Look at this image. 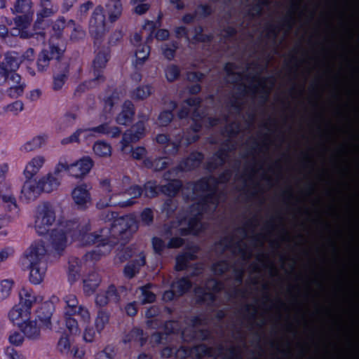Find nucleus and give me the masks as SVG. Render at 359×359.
I'll return each mask as SVG.
<instances>
[{"instance_id":"f257e3e1","label":"nucleus","mask_w":359,"mask_h":359,"mask_svg":"<svg viewBox=\"0 0 359 359\" xmlns=\"http://www.w3.org/2000/svg\"><path fill=\"white\" fill-rule=\"evenodd\" d=\"M138 222L132 216L121 217L115 220L111 228H102L100 233H88L90 226L88 223L78 224L75 221L67 222L64 229H55L51 231L50 241L56 251H62L66 247L68 236L73 240H79L84 245L97 244V247H102L103 250L93 251L90 256L97 259L100 255L106 254L111 250L120 241L127 242L138 229Z\"/></svg>"},{"instance_id":"f03ea898","label":"nucleus","mask_w":359,"mask_h":359,"mask_svg":"<svg viewBox=\"0 0 359 359\" xmlns=\"http://www.w3.org/2000/svg\"><path fill=\"white\" fill-rule=\"evenodd\" d=\"M47 249L40 240L34 242L23 253L22 264L30 270L29 281L34 285L41 283L47 270Z\"/></svg>"},{"instance_id":"7ed1b4c3","label":"nucleus","mask_w":359,"mask_h":359,"mask_svg":"<svg viewBox=\"0 0 359 359\" xmlns=\"http://www.w3.org/2000/svg\"><path fill=\"white\" fill-rule=\"evenodd\" d=\"M20 302L9 311L8 316L10 320L17 324L20 318L24 321L28 319L30 315L31 308L36 302V298L31 289L23 287L19 292Z\"/></svg>"},{"instance_id":"20e7f679","label":"nucleus","mask_w":359,"mask_h":359,"mask_svg":"<svg viewBox=\"0 0 359 359\" xmlns=\"http://www.w3.org/2000/svg\"><path fill=\"white\" fill-rule=\"evenodd\" d=\"M55 221V212L50 203H45L37 207L34 228L38 235L43 236L48 232Z\"/></svg>"},{"instance_id":"39448f33","label":"nucleus","mask_w":359,"mask_h":359,"mask_svg":"<svg viewBox=\"0 0 359 359\" xmlns=\"http://www.w3.org/2000/svg\"><path fill=\"white\" fill-rule=\"evenodd\" d=\"M106 31L104 8L101 6H97L95 8L89 21V33L94 39L95 46H100Z\"/></svg>"},{"instance_id":"423d86ee","label":"nucleus","mask_w":359,"mask_h":359,"mask_svg":"<svg viewBox=\"0 0 359 359\" xmlns=\"http://www.w3.org/2000/svg\"><path fill=\"white\" fill-rule=\"evenodd\" d=\"M64 53L65 48L55 44H50L47 48L43 49L39 54L36 61L38 72H46L51 61L62 64Z\"/></svg>"},{"instance_id":"0eeeda50","label":"nucleus","mask_w":359,"mask_h":359,"mask_svg":"<svg viewBox=\"0 0 359 359\" xmlns=\"http://www.w3.org/2000/svg\"><path fill=\"white\" fill-rule=\"evenodd\" d=\"M128 289L124 285L116 287L114 284L96 294L95 302L97 306L104 307L109 302L118 304L123 297L128 294Z\"/></svg>"},{"instance_id":"6e6552de","label":"nucleus","mask_w":359,"mask_h":359,"mask_svg":"<svg viewBox=\"0 0 359 359\" xmlns=\"http://www.w3.org/2000/svg\"><path fill=\"white\" fill-rule=\"evenodd\" d=\"M66 167L67 165L60 161L53 172L48 173L39 181L41 190L50 193L56 189L60 184V181L66 172Z\"/></svg>"},{"instance_id":"1a4fd4ad","label":"nucleus","mask_w":359,"mask_h":359,"mask_svg":"<svg viewBox=\"0 0 359 359\" xmlns=\"http://www.w3.org/2000/svg\"><path fill=\"white\" fill-rule=\"evenodd\" d=\"M97 46L99 50H95L96 55L93 62V76L98 81L103 83L105 81L103 72L109 59V50L107 48L102 47L100 48V46Z\"/></svg>"},{"instance_id":"9d476101","label":"nucleus","mask_w":359,"mask_h":359,"mask_svg":"<svg viewBox=\"0 0 359 359\" xmlns=\"http://www.w3.org/2000/svg\"><path fill=\"white\" fill-rule=\"evenodd\" d=\"M66 304L65 315H76L84 323H88L90 320V313L88 310L83 306H78L79 302L74 294H69L64 297Z\"/></svg>"},{"instance_id":"9b49d317","label":"nucleus","mask_w":359,"mask_h":359,"mask_svg":"<svg viewBox=\"0 0 359 359\" xmlns=\"http://www.w3.org/2000/svg\"><path fill=\"white\" fill-rule=\"evenodd\" d=\"M64 163L67 165L66 172L76 178L82 177L88 174L93 165V162L89 157L83 158L70 165L67 163Z\"/></svg>"},{"instance_id":"f8f14e48","label":"nucleus","mask_w":359,"mask_h":359,"mask_svg":"<svg viewBox=\"0 0 359 359\" xmlns=\"http://www.w3.org/2000/svg\"><path fill=\"white\" fill-rule=\"evenodd\" d=\"M142 38H145L147 43H149L154 39H157V30L154 21H147L142 27L140 33H135L130 41L134 46H136L141 42Z\"/></svg>"},{"instance_id":"ddd939ff","label":"nucleus","mask_w":359,"mask_h":359,"mask_svg":"<svg viewBox=\"0 0 359 359\" xmlns=\"http://www.w3.org/2000/svg\"><path fill=\"white\" fill-rule=\"evenodd\" d=\"M148 119L147 115H143L140 120L131 128L126 130L123 135V141L126 144L138 141L144 134L145 127L144 121Z\"/></svg>"},{"instance_id":"4468645a","label":"nucleus","mask_w":359,"mask_h":359,"mask_svg":"<svg viewBox=\"0 0 359 359\" xmlns=\"http://www.w3.org/2000/svg\"><path fill=\"white\" fill-rule=\"evenodd\" d=\"M21 63L18 53L12 51L6 53L4 60L0 62V74H5L8 71H17Z\"/></svg>"},{"instance_id":"2eb2a0df","label":"nucleus","mask_w":359,"mask_h":359,"mask_svg":"<svg viewBox=\"0 0 359 359\" xmlns=\"http://www.w3.org/2000/svg\"><path fill=\"white\" fill-rule=\"evenodd\" d=\"M72 198L79 209L85 210L90 205V196L86 185L76 187L72 191Z\"/></svg>"},{"instance_id":"dca6fc26","label":"nucleus","mask_w":359,"mask_h":359,"mask_svg":"<svg viewBox=\"0 0 359 359\" xmlns=\"http://www.w3.org/2000/svg\"><path fill=\"white\" fill-rule=\"evenodd\" d=\"M139 258L130 261L123 268V276L130 280L140 273V268L146 264L145 255L143 252L139 254Z\"/></svg>"},{"instance_id":"f3484780","label":"nucleus","mask_w":359,"mask_h":359,"mask_svg":"<svg viewBox=\"0 0 359 359\" xmlns=\"http://www.w3.org/2000/svg\"><path fill=\"white\" fill-rule=\"evenodd\" d=\"M41 191L39 182L27 180L21 190V198H25L26 202L29 203L36 200Z\"/></svg>"},{"instance_id":"a211bd4d","label":"nucleus","mask_w":359,"mask_h":359,"mask_svg":"<svg viewBox=\"0 0 359 359\" xmlns=\"http://www.w3.org/2000/svg\"><path fill=\"white\" fill-rule=\"evenodd\" d=\"M116 194V196H123L125 194L131 196V198L128 200L118 201V203H113V204L118 205V207L120 208H127L133 205L136 203L135 199L143 194V189L138 185H133L123 191Z\"/></svg>"},{"instance_id":"6ab92c4d","label":"nucleus","mask_w":359,"mask_h":359,"mask_svg":"<svg viewBox=\"0 0 359 359\" xmlns=\"http://www.w3.org/2000/svg\"><path fill=\"white\" fill-rule=\"evenodd\" d=\"M20 330L24 335L29 339H37L40 337V327L38 326L36 320H29L25 319L23 322H18Z\"/></svg>"},{"instance_id":"aec40b11","label":"nucleus","mask_w":359,"mask_h":359,"mask_svg":"<svg viewBox=\"0 0 359 359\" xmlns=\"http://www.w3.org/2000/svg\"><path fill=\"white\" fill-rule=\"evenodd\" d=\"M95 133L93 127L88 128H79L70 136L63 138L61 140V144L66 145L72 143H79L81 137L87 140L90 137H95Z\"/></svg>"},{"instance_id":"412c9836","label":"nucleus","mask_w":359,"mask_h":359,"mask_svg":"<svg viewBox=\"0 0 359 359\" xmlns=\"http://www.w3.org/2000/svg\"><path fill=\"white\" fill-rule=\"evenodd\" d=\"M135 115L134 104L130 100H126L123 104L121 112L116 117V122L120 125H128L133 121Z\"/></svg>"},{"instance_id":"4be33fe9","label":"nucleus","mask_w":359,"mask_h":359,"mask_svg":"<svg viewBox=\"0 0 359 359\" xmlns=\"http://www.w3.org/2000/svg\"><path fill=\"white\" fill-rule=\"evenodd\" d=\"M53 311L54 306L51 302H44L36 311L37 318L47 328H50Z\"/></svg>"},{"instance_id":"5701e85b","label":"nucleus","mask_w":359,"mask_h":359,"mask_svg":"<svg viewBox=\"0 0 359 359\" xmlns=\"http://www.w3.org/2000/svg\"><path fill=\"white\" fill-rule=\"evenodd\" d=\"M105 7L110 22H116L121 17L123 11L121 0H109Z\"/></svg>"},{"instance_id":"b1692460","label":"nucleus","mask_w":359,"mask_h":359,"mask_svg":"<svg viewBox=\"0 0 359 359\" xmlns=\"http://www.w3.org/2000/svg\"><path fill=\"white\" fill-rule=\"evenodd\" d=\"M145 324L146 328L148 330H153L151 333L153 337L157 334V306H151L145 311Z\"/></svg>"},{"instance_id":"393cba45","label":"nucleus","mask_w":359,"mask_h":359,"mask_svg":"<svg viewBox=\"0 0 359 359\" xmlns=\"http://www.w3.org/2000/svg\"><path fill=\"white\" fill-rule=\"evenodd\" d=\"M222 288V285L217 283L214 280H210L207 284V290L204 293L201 292V289L196 290V295L200 297L201 301L208 302L212 301L214 299L213 292L219 291Z\"/></svg>"},{"instance_id":"a878e982","label":"nucleus","mask_w":359,"mask_h":359,"mask_svg":"<svg viewBox=\"0 0 359 359\" xmlns=\"http://www.w3.org/2000/svg\"><path fill=\"white\" fill-rule=\"evenodd\" d=\"M101 282V278L97 272L93 271L89 273L87 278L83 280V290L88 294H92Z\"/></svg>"},{"instance_id":"bb28decb","label":"nucleus","mask_w":359,"mask_h":359,"mask_svg":"<svg viewBox=\"0 0 359 359\" xmlns=\"http://www.w3.org/2000/svg\"><path fill=\"white\" fill-rule=\"evenodd\" d=\"M59 69H62V72L53 76V89L58 90L62 88L65 84L69 74V67L67 62H63L60 65Z\"/></svg>"},{"instance_id":"cd10ccee","label":"nucleus","mask_w":359,"mask_h":359,"mask_svg":"<svg viewBox=\"0 0 359 359\" xmlns=\"http://www.w3.org/2000/svg\"><path fill=\"white\" fill-rule=\"evenodd\" d=\"M81 260L76 257H72L69 260L68 278L69 281L74 283L80 277Z\"/></svg>"},{"instance_id":"c85d7f7f","label":"nucleus","mask_w":359,"mask_h":359,"mask_svg":"<svg viewBox=\"0 0 359 359\" xmlns=\"http://www.w3.org/2000/svg\"><path fill=\"white\" fill-rule=\"evenodd\" d=\"M0 197L3 202L6 205V208L9 211H17L18 205L15 197L10 188L0 189Z\"/></svg>"},{"instance_id":"c756f323","label":"nucleus","mask_w":359,"mask_h":359,"mask_svg":"<svg viewBox=\"0 0 359 359\" xmlns=\"http://www.w3.org/2000/svg\"><path fill=\"white\" fill-rule=\"evenodd\" d=\"M153 287L152 284L148 283L139 287L141 292L139 299L142 304H150L156 301V295L151 291Z\"/></svg>"},{"instance_id":"7c9ffc66","label":"nucleus","mask_w":359,"mask_h":359,"mask_svg":"<svg viewBox=\"0 0 359 359\" xmlns=\"http://www.w3.org/2000/svg\"><path fill=\"white\" fill-rule=\"evenodd\" d=\"M41 6L42 8L37 13V18L35 22V26H36L39 28L41 27V24L44 18L53 15L57 11V9L56 8H53V6L51 4H46V6L43 4H41Z\"/></svg>"},{"instance_id":"2f4dec72","label":"nucleus","mask_w":359,"mask_h":359,"mask_svg":"<svg viewBox=\"0 0 359 359\" xmlns=\"http://www.w3.org/2000/svg\"><path fill=\"white\" fill-rule=\"evenodd\" d=\"M11 10L13 14L34 13L32 0H15L14 6Z\"/></svg>"},{"instance_id":"473e14b6","label":"nucleus","mask_w":359,"mask_h":359,"mask_svg":"<svg viewBox=\"0 0 359 359\" xmlns=\"http://www.w3.org/2000/svg\"><path fill=\"white\" fill-rule=\"evenodd\" d=\"M147 336H144V333L142 329L135 327L132 329L126 337V341H135L143 346L147 341Z\"/></svg>"},{"instance_id":"72a5a7b5","label":"nucleus","mask_w":359,"mask_h":359,"mask_svg":"<svg viewBox=\"0 0 359 359\" xmlns=\"http://www.w3.org/2000/svg\"><path fill=\"white\" fill-rule=\"evenodd\" d=\"M20 15H17L13 18L14 24L15 27L13 29H27L33 19L34 13H21Z\"/></svg>"},{"instance_id":"f704fd0d","label":"nucleus","mask_w":359,"mask_h":359,"mask_svg":"<svg viewBox=\"0 0 359 359\" xmlns=\"http://www.w3.org/2000/svg\"><path fill=\"white\" fill-rule=\"evenodd\" d=\"M100 307V309L97 311V318L95 319V325L97 332L100 333L104 328L105 325L109 323V313L106 310Z\"/></svg>"},{"instance_id":"c9c22d12","label":"nucleus","mask_w":359,"mask_h":359,"mask_svg":"<svg viewBox=\"0 0 359 359\" xmlns=\"http://www.w3.org/2000/svg\"><path fill=\"white\" fill-rule=\"evenodd\" d=\"M135 254V248L132 245L124 247L118 250L114 261L116 263H123Z\"/></svg>"},{"instance_id":"e433bc0d","label":"nucleus","mask_w":359,"mask_h":359,"mask_svg":"<svg viewBox=\"0 0 359 359\" xmlns=\"http://www.w3.org/2000/svg\"><path fill=\"white\" fill-rule=\"evenodd\" d=\"M95 154L101 157H106L111 155V146L104 141H97L93 145Z\"/></svg>"},{"instance_id":"4c0bfd02","label":"nucleus","mask_w":359,"mask_h":359,"mask_svg":"<svg viewBox=\"0 0 359 359\" xmlns=\"http://www.w3.org/2000/svg\"><path fill=\"white\" fill-rule=\"evenodd\" d=\"M44 143V139L41 136H37L32 140L27 142L22 147L21 150L26 152L32 151L40 148Z\"/></svg>"},{"instance_id":"58836bf2","label":"nucleus","mask_w":359,"mask_h":359,"mask_svg":"<svg viewBox=\"0 0 359 359\" xmlns=\"http://www.w3.org/2000/svg\"><path fill=\"white\" fill-rule=\"evenodd\" d=\"M191 287L190 282L186 278H182L172 285L177 296H180L188 291Z\"/></svg>"},{"instance_id":"ea45409f","label":"nucleus","mask_w":359,"mask_h":359,"mask_svg":"<svg viewBox=\"0 0 359 359\" xmlns=\"http://www.w3.org/2000/svg\"><path fill=\"white\" fill-rule=\"evenodd\" d=\"M8 81H12L14 85L22 83L21 76L16 73V71H8L5 74H0V85L6 83Z\"/></svg>"},{"instance_id":"a19ab883","label":"nucleus","mask_w":359,"mask_h":359,"mask_svg":"<svg viewBox=\"0 0 359 359\" xmlns=\"http://www.w3.org/2000/svg\"><path fill=\"white\" fill-rule=\"evenodd\" d=\"M13 281L5 279L0 282V302L7 299L11 292Z\"/></svg>"},{"instance_id":"79ce46f5","label":"nucleus","mask_w":359,"mask_h":359,"mask_svg":"<svg viewBox=\"0 0 359 359\" xmlns=\"http://www.w3.org/2000/svg\"><path fill=\"white\" fill-rule=\"evenodd\" d=\"M65 315L66 327L72 334H76L80 332L77 320L74 318V315Z\"/></svg>"},{"instance_id":"37998d69","label":"nucleus","mask_w":359,"mask_h":359,"mask_svg":"<svg viewBox=\"0 0 359 359\" xmlns=\"http://www.w3.org/2000/svg\"><path fill=\"white\" fill-rule=\"evenodd\" d=\"M196 257L194 253H186L180 255L176 259V269L178 271L183 270L187 266V262L189 260L194 259Z\"/></svg>"},{"instance_id":"c03bdc74","label":"nucleus","mask_w":359,"mask_h":359,"mask_svg":"<svg viewBox=\"0 0 359 359\" xmlns=\"http://www.w3.org/2000/svg\"><path fill=\"white\" fill-rule=\"evenodd\" d=\"M25 87L26 84L25 83L20 85H13L6 90V94L11 98H17L23 94Z\"/></svg>"},{"instance_id":"a18cd8bd","label":"nucleus","mask_w":359,"mask_h":359,"mask_svg":"<svg viewBox=\"0 0 359 359\" xmlns=\"http://www.w3.org/2000/svg\"><path fill=\"white\" fill-rule=\"evenodd\" d=\"M143 194L147 198L155 197L157 195V184L156 182H147L144 185Z\"/></svg>"},{"instance_id":"49530a36","label":"nucleus","mask_w":359,"mask_h":359,"mask_svg":"<svg viewBox=\"0 0 359 359\" xmlns=\"http://www.w3.org/2000/svg\"><path fill=\"white\" fill-rule=\"evenodd\" d=\"M76 116L75 114L67 112L61 118L60 129L65 130L67 128L72 126L76 121Z\"/></svg>"},{"instance_id":"de8ad7c7","label":"nucleus","mask_w":359,"mask_h":359,"mask_svg":"<svg viewBox=\"0 0 359 359\" xmlns=\"http://www.w3.org/2000/svg\"><path fill=\"white\" fill-rule=\"evenodd\" d=\"M140 221L143 225H150L154 221L152 210L149 208H144L140 214Z\"/></svg>"},{"instance_id":"09e8293b","label":"nucleus","mask_w":359,"mask_h":359,"mask_svg":"<svg viewBox=\"0 0 359 359\" xmlns=\"http://www.w3.org/2000/svg\"><path fill=\"white\" fill-rule=\"evenodd\" d=\"M102 82L98 81L96 78L94 76L93 79L86 81L83 83L80 84L76 89V93H83L86 90L89 88H93L96 87L97 85L101 83Z\"/></svg>"},{"instance_id":"8fccbe9b","label":"nucleus","mask_w":359,"mask_h":359,"mask_svg":"<svg viewBox=\"0 0 359 359\" xmlns=\"http://www.w3.org/2000/svg\"><path fill=\"white\" fill-rule=\"evenodd\" d=\"M151 94V87L145 86L137 88L134 92L133 97L137 100H143Z\"/></svg>"},{"instance_id":"3c124183","label":"nucleus","mask_w":359,"mask_h":359,"mask_svg":"<svg viewBox=\"0 0 359 359\" xmlns=\"http://www.w3.org/2000/svg\"><path fill=\"white\" fill-rule=\"evenodd\" d=\"M115 355L112 346H107L103 351L96 355L95 359H113Z\"/></svg>"},{"instance_id":"603ef678","label":"nucleus","mask_w":359,"mask_h":359,"mask_svg":"<svg viewBox=\"0 0 359 359\" xmlns=\"http://www.w3.org/2000/svg\"><path fill=\"white\" fill-rule=\"evenodd\" d=\"M24 109V104L20 100H17L11 104L6 106V109L7 111L13 112L14 114H18V112L22 111Z\"/></svg>"},{"instance_id":"864d4df0","label":"nucleus","mask_w":359,"mask_h":359,"mask_svg":"<svg viewBox=\"0 0 359 359\" xmlns=\"http://www.w3.org/2000/svg\"><path fill=\"white\" fill-rule=\"evenodd\" d=\"M179 74L178 68L174 65L168 67L165 71L166 78L170 81L175 80L178 77Z\"/></svg>"},{"instance_id":"5fc2aeb1","label":"nucleus","mask_w":359,"mask_h":359,"mask_svg":"<svg viewBox=\"0 0 359 359\" xmlns=\"http://www.w3.org/2000/svg\"><path fill=\"white\" fill-rule=\"evenodd\" d=\"M116 216H117V213L115 212L104 210L101 213L100 219L104 221L105 222H111V220H113L112 223L110 224V227H111V224L114 223V222L115 220L118 219V218H116ZM120 217H118V219ZM107 227L109 228L108 226H107Z\"/></svg>"},{"instance_id":"6e6d98bb","label":"nucleus","mask_w":359,"mask_h":359,"mask_svg":"<svg viewBox=\"0 0 359 359\" xmlns=\"http://www.w3.org/2000/svg\"><path fill=\"white\" fill-rule=\"evenodd\" d=\"M137 311L138 304L137 302H130L125 306V311L128 316L133 317L136 316Z\"/></svg>"},{"instance_id":"4d7b16f0","label":"nucleus","mask_w":359,"mask_h":359,"mask_svg":"<svg viewBox=\"0 0 359 359\" xmlns=\"http://www.w3.org/2000/svg\"><path fill=\"white\" fill-rule=\"evenodd\" d=\"M189 231L194 234L198 233L203 228V225L198 218H195L189 222Z\"/></svg>"},{"instance_id":"13d9d810","label":"nucleus","mask_w":359,"mask_h":359,"mask_svg":"<svg viewBox=\"0 0 359 359\" xmlns=\"http://www.w3.org/2000/svg\"><path fill=\"white\" fill-rule=\"evenodd\" d=\"M149 53H142L140 50H135V62H133L135 68L137 69V66H142L144 61L148 58Z\"/></svg>"},{"instance_id":"bf43d9fd","label":"nucleus","mask_w":359,"mask_h":359,"mask_svg":"<svg viewBox=\"0 0 359 359\" xmlns=\"http://www.w3.org/2000/svg\"><path fill=\"white\" fill-rule=\"evenodd\" d=\"M23 341H24V337L20 332H14L9 336V341L11 344H12L13 345L20 346L22 344Z\"/></svg>"},{"instance_id":"052dcab7","label":"nucleus","mask_w":359,"mask_h":359,"mask_svg":"<svg viewBox=\"0 0 359 359\" xmlns=\"http://www.w3.org/2000/svg\"><path fill=\"white\" fill-rule=\"evenodd\" d=\"M57 347L62 353H68L70 351V343L67 337H61L58 341Z\"/></svg>"},{"instance_id":"680f3d73","label":"nucleus","mask_w":359,"mask_h":359,"mask_svg":"<svg viewBox=\"0 0 359 359\" xmlns=\"http://www.w3.org/2000/svg\"><path fill=\"white\" fill-rule=\"evenodd\" d=\"M20 59L22 63L25 61L33 62L34 60V50L32 48H29L23 54L20 55Z\"/></svg>"},{"instance_id":"e2e57ef3","label":"nucleus","mask_w":359,"mask_h":359,"mask_svg":"<svg viewBox=\"0 0 359 359\" xmlns=\"http://www.w3.org/2000/svg\"><path fill=\"white\" fill-rule=\"evenodd\" d=\"M38 172L39 170L29 163L24 170V174L27 180H31Z\"/></svg>"},{"instance_id":"0e129e2a","label":"nucleus","mask_w":359,"mask_h":359,"mask_svg":"<svg viewBox=\"0 0 359 359\" xmlns=\"http://www.w3.org/2000/svg\"><path fill=\"white\" fill-rule=\"evenodd\" d=\"M228 264L225 262L216 263L212 266V270L216 275H220L228 269Z\"/></svg>"},{"instance_id":"69168bd1","label":"nucleus","mask_w":359,"mask_h":359,"mask_svg":"<svg viewBox=\"0 0 359 359\" xmlns=\"http://www.w3.org/2000/svg\"><path fill=\"white\" fill-rule=\"evenodd\" d=\"M95 331L92 327H86L83 334V339L87 342H92L95 337Z\"/></svg>"},{"instance_id":"338daca9","label":"nucleus","mask_w":359,"mask_h":359,"mask_svg":"<svg viewBox=\"0 0 359 359\" xmlns=\"http://www.w3.org/2000/svg\"><path fill=\"white\" fill-rule=\"evenodd\" d=\"M12 35H19L22 39H29L33 36V34L26 29H13Z\"/></svg>"},{"instance_id":"774afa93","label":"nucleus","mask_w":359,"mask_h":359,"mask_svg":"<svg viewBox=\"0 0 359 359\" xmlns=\"http://www.w3.org/2000/svg\"><path fill=\"white\" fill-rule=\"evenodd\" d=\"M122 32L120 30H116L110 36L109 43L110 45H115L118 41H119L122 39Z\"/></svg>"}]
</instances>
